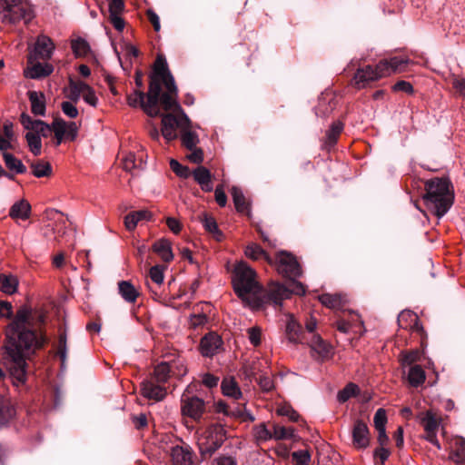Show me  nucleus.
<instances>
[{"mask_svg":"<svg viewBox=\"0 0 465 465\" xmlns=\"http://www.w3.org/2000/svg\"><path fill=\"white\" fill-rule=\"evenodd\" d=\"M46 342L44 331L35 328L32 322L31 308L21 306L6 327L2 346L3 361L14 385L19 386L25 382L27 361L43 349Z\"/></svg>","mask_w":465,"mask_h":465,"instance_id":"f257e3e1","label":"nucleus"},{"mask_svg":"<svg viewBox=\"0 0 465 465\" xmlns=\"http://www.w3.org/2000/svg\"><path fill=\"white\" fill-rule=\"evenodd\" d=\"M232 286L236 295L252 310L266 305L281 306L288 291L279 282H272L266 290L256 280V272L246 262L236 264L232 272Z\"/></svg>","mask_w":465,"mask_h":465,"instance_id":"f03ea898","label":"nucleus"},{"mask_svg":"<svg viewBox=\"0 0 465 465\" xmlns=\"http://www.w3.org/2000/svg\"><path fill=\"white\" fill-rule=\"evenodd\" d=\"M422 201L439 219L442 218L454 203L455 193L449 177H433L424 182Z\"/></svg>","mask_w":465,"mask_h":465,"instance_id":"7ed1b4c3","label":"nucleus"},{"mask_svg":"<svg viewBox=\"0 0 465 465\" xmlns=\"http://www.w3.org/2000/svg\"><path fill=\"white\" fill-rule=\"evenodd\" d=\"M410 62L408 58L394 56L381 60L374 67L366 65L359 68L353 77L354 84L358 89L363 88L369 82L404 71Z\"/></svg>","mask_w":465,"mask_h":465,"instance_id":"20e7f679","label":"nucleus"},{"mask_svg":"<svg viewBox=\"0 0 465 465\" xmlns=\"http://www.w3.org/2000/svg\"><path fill=\"white\" fill-rule=\"evenodd\" d=\"M153 81L158 84L159 94L162 95V108L168 109L173 104H176L178 88L174 77L169 70L166 59L162 54L157 55L153 64L149 83Z\"/></svg>","mask_w":465,"mask_h":465,"instance_id":"39448f33","label":"nucleus"},{"mask_svg":"<svg viewBox=\"0 0 465 465\" xmlns=\"http://www.w3.org/2000/svg\"><path fill=\"white\" fill-rule=\"evenodd\" d=\"M127 104L131 107H141L150 117L160 115L159 104L162 106V95L159 94L158 84L153 81L149 83L148 92L134 90L127 95Z\"/></svg>","mask_w":465,"mask_h":465,"instance_id":"423d86ee","label":"nucleus"},{"mask_svg":"<svg viewBox=\"0 0 465 465\" xmlns=\"http://www.w3.org/2000/svg\"><path fill=\"white\" fill-rule=\"evenodd\" d=\"M226 430L219 423L208 426L198 440L199 454L206 460L223 446L226 440Z\"/></svg>","mask_w":465,"mask_h":465,"instance_id":"0eeeda50","label":"nucleus"},{"mask_svg":"<svg viewBox=\"0 0 465 465\" xmlns=\"http://www.w3.org/2000/svg\"><path fill=\"white\" fill-rule=\"evenodd\" d=\"M34 17L31 5L26 0H0V21L16 24L23 20L28 24Z\"/></svg>","mask_w":465,"mask_h":465,"instance_id":"6e6552de","label":"nucleus"},{"mask_svg":"<svg viewBox=\"0 0 465 465\" xmlns=\"http://www.w3.org/2000/svg\"><path fill=\"white\" fill-rule=\"evenodd\" d=\"M163 110L177 113V115H174L172 113L162 114L160 112L159 116L162 117L161 134L166 142L169 143L178 137L176 130L180 129L181 131L185 124H191V120L179 104L178 98H176V104H173L170 108Z\"/></svg>","mask_w":465,"mask_h":465,"instance_id":"1a4fd4ad","label":"nucleus"},{"mask_svg":"<svg viewBox=\"0 0 465 465\" xmlns=\"http://www.w3.org/2000/svg\"><path fill=\"white\" fill-rule=\"evenodd\" d=\"M276 269L280 274L290 280L296 279L302 273V267L297 259L292 254L286 252L278 253Z\"/></svg>","mask_w":465,"mask_h":465,"instance_id":"9d476101","label":"nucleus"},{"mask_svg":"<svg viewBox=\"0 0 465 465\" xmlns=\"http://www.w3.org/2000/svg\"><path fill=\"white\" fill-rule=\"evenodd\" d=\"M53 132L55 137V145H60L63 141L74 142L78 135L79 125L75 122H66L62 118H55L52 122Z\"/></svg>","mask_w":465,"mask_h":465,"instance_id":"9b49d317","label":"nucleus"},{"mask_svg":"<svg viewBox=\"0 0 465 465\" xmlns=\"http://www.w3.org/2000/svg\"><path fill=\"white\" fill-rule=\"evenodd\" d=\"M54 50V45L52 39L45 35H41L36 39L34 50L28 55V63L33 64V62L39 59L48 60L51 58Z\"/></svg>","mask_w":465,"mask_h":465,"instance_id":"f8f14e48","label":"nucleus"},{"mask_svg":"<svg viewBox=\"0 0 465 465\" xmlns=\"http://www.w3.org/2000/svg\"><path fill=\"white\" fill-rule=\"evenodd\" d=\"M141 393L142 395L149 400L160 401L166 396V389L157 383L153 379L144 380L141 383Z\"/></svg>","mask_w":465,"mask_h":465,"instance_id":"ddd939ff","label":"nucleus"},{"mask_svg":"<svg viewBox=\"0 0 465 465\" xmlns=\"http://www.w3.org/2000/svg\"><path fill=\"white\" fill-rule=\"evenodd\" d=\"M205 405L203 400L198 397H189L183 401L182 413L193 420H199L203 414Z\"/></svg>","mask_w":465,"mask_h":465,"instance_id":"4468645a","label":"nucleus"},{"mask_svg":"<svg viewBox=\"0 0 465 465\" xmlns=\"http://www.w3.org/2000/svg\"><path fill=\"white\" fill-rule=\"evenodd\" d=\"M223 344L221 337L214 333L209 332L204 335L200 342L201 353L204 357H212L218 352Z\"/></svg>","mask_w":465,"mask_h":465,"instance_id":"2eb2a0df","label":"nucleus"},{"mask_svg":"<svg viewBox=\"0 0 465 465\" xmlns=\"http://www.w3.org/2000/svg\"><path fill=\"white\" fill-rule=\"evenodd\" d=\"M351 434L352 442L356 448L365 449L368 447L370 442L369 429L363 420H355Z\"/></svg>","mask_w":465,"mask_h":465,"instance_id":"dca6fc26","label":"nucleus"},{"mask_svg":"<svg viewBox=\"0 0 465 465\" xmlns=\"http://www.w3.org/2000/svg\"><path fill=\"white\" fill-rule=\"evenodd\" d=\"M285 337L289 342L293 344L303 343L305 341L302 327L292 314L288 316L285 326Z\"/></svg>","mask_w":465,"mask_h":465,"instance_id":"f3484780","label":"nucleus"},{"mask_svg":"<svg viewBox=\"0 0 465 465\" xmlns=\"http://www.w3.org/2000/svg\"><path fill=\"white\" fill-rule=\"evenodd\" d=\"M193 450L190 446L176 445L171 449L173 465H193Z\"/></svg>","mask_w":465,"mask_h":465,"instance_id":"a211bd4d","label":"nucleus"},{"mask_svg":"<svg viewBox=\"0 0 465 465\" xmlns=\"http://www.w3.org/2000/svg\"><path fill=\"white\" fill-rule=\"evenodd\" d=\"M399 324L401 328H410L413 332L422 334L424 330L423 326L419 321L418 316L411 312H402L398 318Z\"/></svg>","mask_w":465,"mask_h":465,"instance_id":"6ab92c4d","label":"nucleus"},{"mask_svg":"<svg viewBox=\"0 0 465 465\" xmlns=\"http://www.w3.org/2000/svg\"><path fill=\"white\" fill-rule=\"evenodd\" d=\"M31 64L32 66L28 67L25 71V76L30 79H39L46 77L50 75L54 71V67L50 64H42L35 61Z\"/></svg>","mask_w":465,"mask_h":465,"instance_id":"aec40b11","label":"nucleus"},{"mask_svg":"<svg viewBox=\"0 0 465 465\" xmlns=\"http://www.w3.org/2000/svg\"><path fill=\"white\" fill-rule=\"evenodd\" d=\"M343 128L344 124L341 121H336L331 124L329 130L326 132L322 145L324 149L329 151L335 146Z\"/></svg>","mask_w":465,"mask_h":465,"instance_id":"412c9836","label":"nucleus"},{"mask_svg":"<svg viewBox=\"0 0 465 465\" xmlns=\"http://www.w3.org/2000/svg\"><path fill=\"white\" fill-rule=\"evenodd\" d=\"M152 213L148 210H139L129 213L124 217V225L128 231H134L138 223L141 221H150L152 219Z\"/></svg>","mask_w":465,"mask_h":465,"instance_id":"4be33fe9","label":"nucleus"},{"mask_svg":"<svg viewBox=\"0 0 465 465\" xmlns=\"http://www.w3.org/2000/svg\"><path fill=\"white\" fill-rule=\"evenodd\" d=\"M30 214L31 205L25 199L15 202L9 210V216L14 220L25 221L30 217Z\"/></svg>","mask_w":465,"mask_h":465,"instance_id":"5701e85b","label":"nucleus"},{"mask_svg":"<svg viewBox=\"0 0 465 465\" xmlns=\"http://www.w3.org/2000/svg\"><path fill=\"white\" fill-rule=\"evenodd\" d=\"M195 182L201 186L204 192L213 191L211 172L204 166H198L193 172Z\"/></svg>","mask_w":465,"mask_h":465,"instance_id":"b1692460","label":"nucleus"},{"mask_svg":"<svg viewBox=\"0 0 465 465\" xmlns=\"http://www.w3.org/2000/svg\"><path fill=\"white\" fill-rule=\"evenodd\" d=\"M118 293L129 303H134L139 296V292L130 281H120L118 282Z\"/></svg>","mask_w":465,"mask_h":465,"instance_id":"393cba45","label":"nucleus"},{"mask_svg":"<svg viewBox=\"0 0 465 465\" xmlns=\"http://www.w3.org/2000/svg\"><path fill=\"white\" fill-rule=\"evenodd\" d=\"M153 251L165 262H169L173 259L171 242L165 238L156 241L153 244Z\"/></svg>","mask_w":465,"mask_h":465,"instance_id":"a878e982","label":"nucleus"},{"mask_svg":"<svg viewBox=\"0 0 465 465\" xmlns=\"http://www.w3.org/2000/svg\"><path fill=\"white\" fill-rule=\"evenodd\" d=\"M28 97L31 103V111L35 115L45 114V97L43 93L30 91Z\"/></svg>","mask_w":465,"mask_h":465,"instance_id":"bb28decb","label":"nucleus"},{"mask_svg":"<svg viewBox=\"0 0 465 465\" xmlns=\"http://www.w3.org/2000/svg\"><path fill=\"white\" fill-rule=\"evenodd\" d=\"M180 134L182 144L188 150H193L199 143L197 134L192 131V124H185Z\"/></svg>","mask_w":465,"mask_h":465,"instance_id":"cd10ccee","label":"nucleus"},{"mask_svg":"<svg viewBox=\"0 0 465 465\" xmlns=\"http://www.w3.org/2000/svg\"><path fill=\"white\" fill-rule=\"evenodd\" d=\"M19 281L14 274L0 273V291L6 294H14L17 292Z\"/></svg>","mask_w":465,"mask_h":465,"instance_id":"c85d7f7f","label":"nucleus"},{"mask_svg":"<svg viewBox=\"0 0 465 465\" xmlns=\"http://www.w3.org/2000/svg\"><path fill=\"white\" fill-rule=\"evenodd\" d=\"M201 223H203L204 229L213 234V236L217 241H222L223 234L220 231L218 224L215 221V219L213 216L208 215L207 213H203L202 216L199 217Z\"/></svg>","mask_w":465,"mask_h":465,"instance_id":"c756f323","label":"nucleus"},{"mask_svg":"<svg viewBox=\"0 0 465 465\" xmlns=\"http://www.w3.org/2000/svg\"><path fill=\"white\" fill-rule=\"evenodd\" d=\"M231 194L236 211L241 213H248L249 203H247L242 191L237 186H232L231 189Z\"/></svg>","mask_w":465,"mask_h":465,"instance_id":"7c9ffc66","label":"nucleus"},{"mask_svg":"<svg viewBox=\"0 0 465 465\" xmlns=\"http://www.w3.org/2000/svg\"><path fill=\"white\" fill-rule=\"evenodd\" d=\"M407 379L411 386L417 388L424 383L426 374L421 366L413 365L409 369Z\"/></svg>","mask_w":465,"mask_h":465,"instance_id":"2f4dec72","label":"nucleus"},{"mask_svg":"<svg viewBox=\"0 0 465 465\" xmlns=\"http://www.w3.org/2000/svg\"><path fill=\"white\" fill-rule=\"evenodd\" d=\"M3 158L5 163L6 168L15 172V173H25L26 172L25 165L22 163V161L16 158L14 154L4 152Z\"/></svg>","mask_w":465,"mask_h":465,"instance_id":"473e14b6","label":"nucleus"},{"mask_svg":"<svg viewBox=\"0 0 465 465\" xmlns=\"http://www.w3.org/2000/svg\"><path fill=\"white\" fill-rule=\"evenodd\" d=\"M172 375V367L168 361H162L154 368L153 378L157 383H165Z\"/></svg>","mask_w":465,"mask_h":465,"instance_id":"72a5a7b5","label":"nucleus"},{"mask_svg":"<svg viewBox=\"0 0 465 465\" xmlns=\"http://www.w3.org/2000/svg\"><path fill=\"white\" fill-rule=\"evenodd\" d=\"M15 415L13 405L6 400L0 401V427L6 426Z\"/></svg>","mask_w":465,"mask_h":465,"instance_id":"f704fd0d","label":"nucleus"},{"mask_svg":"<svg viewBox=\"0 0 465 465\" xmlns=\"http://www.w3.org/2000/svg\"><path fill=\"white\" fill-rule=\"evenodd\" d=\"M450 460L456 464L465 463V440L462 438L458 439L453 446L450 454Z\"/></svg>","mask_w":465,"mask_h":465,"instance_id":"c9c22d12","label":"nucleus"},{"mask_svg":"<svg viewBox=\"0 0 465 465\" xmlns=\"http://www.w3.org/2000/svg\"><path fill=\"white\" fill-rule=\"evenodd\" d=\"M310 346L322 359L327 358L331 353V346L319 335H313Z\"/></svg>","mask_w":465,"mask_h":465,"instance_id":"e433bc0d","label":"nucleus"},{"mask_svg":"<svg viewBox=\"0 0 465 465\" xmlns=\"http://www.w3.org/2000/svg\"><path fill=\"white\" fill-rule=\"evenodd\" d=\"M245 255L252 260H265L272 263V260L267 252L257 243H251L245 249Z\"/></svg>","mask_w":465,"mask_h":465,"instance_id":"4c0bfd02","label":"nucleus"},{"mask_svg":"<svg viewBox=\"0 0 465 465\" xmlns=\"http://www.w3.org/2000/svg\"><path fill=\"white\" fill-rule=\"evenodd\" d=\"M32 173L37 178L49 177L52 174V166L47 162L37 161L30 164Z\"/></svg>","mask_w":465,"mask_h":465,"instance_id":"58836bf2","label":"nucleus"},{"mask_svg":"<svg viewBox=\"0 0 465 465\" xmlns=\"http://www.w3.org/2000/svg\"><path fill=\"white\" fill-rule=\"evenodd\" d=\"M90 89V86L84 82L70 81V91L67 97L74 103H77L80 99L81 94Z\"/></svg>","mask_w":465,"mask_h":465,"instance_id":"ea45409f","label":"nucleus"},{"mask_svg":"<svg viewBox=\"0 0 465 465\" xmlns=\"http://www.w3.org/2000/svg\"><path fill=\"white\" fill-rule=\"evenodd\" d=\"M321 303L331 309H338L343 305V298L341 294L323 293L319 296Z\"/></svg>","mask_w":465,"mask_h":465,"instance_id":"a19ab883","label":"nucleus"},{"mask_svg":"<svg viewBox=\"0 0 465 465\" xmlns=\"http://www.w3.org/2000/svg\"><path fill=\"white\" fill-rule=\"evenodd\" d=\"M420 424L425 432L437 431L439 428V421L431 411H427L421 414Z\"/></svg>","mask_w":465,"mask_h":465,"instance_id":"79ce46f5","label":"nucleus"},{"mask_svg":"<svg viewBox=\"0 0 465 465\" xmlns=\"http://www.w3.org/2000/svg\"><path fill=\"white\" fill-rule=\"evenodd\" d=\"M25 140L27 142L30 152L35 155L38 156L42 152V141L38 134L33 132H27L25 134Z\"/></svg>","mask_w":465,"mask_h":465,"instance_id":"37998d69","label":"nucleus"},{"mask_svg":"<svg viewBox=\"0 0 465 465\" xmlns=\"http://www.w3.org/2000/svg\"><path fill=\"white\" fill-rule=\"evenodd\" d=\"M71 48L76 57L85 56L91 50L88 42L82 37L72 40Z\"/></svg>","mask_w":465,"mask_h":465,"instance_id":"c03bdc74","label":"nucleus"},{"mask_svg":"<svg viewBox=\"0 0 465 465\" xmlns=\"http://www.w3.org/2000/svg\"><path fill=\"white\" fill-rule=\"evenodd\" d=\"M294 436V430L292 427H284L277 424L272 425V440H290Z\"/></svg>","mask_w":465,"mask_h":465,"instance_id":"a18cd8bd","label":"nucleus"},{"mask_svg":"<svg viewBox=\"0 0 465 465\" xmlns=\"http://www.w3.org/2000/svg\"><path fill=\"white\" fill-rule=\"evenodd\" d=\"M222 391L225 396H229L233 399H239L242 396L240 388L232 379L223 381Z\"/></svg>","mask_w":465,"mask_h":465,"instance_id":"49530a36","label":"nucleus"},{"mask_svg":"<svg viewBox=\"0 0 465 465\" xmlns=\"http://www.w3.org/2000/svg\"><path fill=\"white\" fill-rule=\"evenodd\" d=\"M359 392L358 385L350 382L338 392L337 398L340 402H345Z\"/></svg>","mask_w":465,"mask_h":465,"instance_id":"de8ad7c7","label":"nucleus"},{"mask_svg":"<svg viewBox=\"0 0 465 465\" xmlns=\"http://www.w3.org/2000/svg\"><path fill=\"white\" fill-rule=\"evenodd\" d=\"M66 333L63 332L59 335L57 354L61 360V366L64 368L67 360V344Z\"/></svg>","mask_w":465,"mask_h":465,"instance_id":"09e8293b","label":"nucleus"},{"mask_svg":"<svg viewBox=\"0 0 465 465\" xmlns=\"http://www.w3.org/2000/svg\"><path fill=\"white\" fill-rule=\"evenodd\" d=\"M254 436L258 441H267L272 440V430L264 423H261L254 428Z\"/></svg>","mask_w":465,"mask_h":465,"instance_id":"8fccbe9b","label":"nucleus"},{"mask_svg":"<svg viewBox=\"0 0 465 465\" xmlns=\"http://www.w3.org/2000/svg\"><path fill=\"white\" fill-rule=\"evenodd\" d=\"M295 465H311V454L308 450H297L292 453Z\"/></svg>","mask_w":465,"mask_h":465,"instance_id":"3c124183","label":"nucleus"},{"mask_svg":"<svg viewBox=\"0 0 465 465\" xmlns=\"http://www.w3.org/2000/svg\"><path fill=\"white\" fill-rule=\"evenodd\" d=\"M277 414L288 417L292 421H298L300 419L299 413L290 405L280 406L277 409Z\"/></svg>","mask_w":465,"mask_h":465,"instance_id":"603ef678","label":"nucleus"},{"mask_svg":"<svg viewBox=\"0 0 465 465\" xmlns=\"http://www.w3.org/2000/svg\"><path fill=\"white\" fill-rule=\"evenodd\" d=\"M170 167L176 175L182 178H187L190 175L189 168L181 164L177 160L172 159L170 161Z\"/></svg>","mask_w":465,"mask_h":465,"instance_id":"864d4df0","label":"nucleus"},{"mask_svg":"<svg viewBox=\"0 0 465 465\" xmlns=\"http://www.w3.org/2000/svg\"><path fill=\"white\" fill-rule=\"evenodd\" d=\"M291 287H285L283 284H282L287 291H288V296L285 297L283 300L288 299L292 293L297 294V295H304L306 292L305 286L301 282L295 281V279L291 280Z\"/></svg>","mask_w":465,"mask_h":465,"instance_id":"5fc2aeb1","label":"nucleus"},{"mask_svg":"<svg viewBox=\"0 0 465 465\" xmlns=\"http://www.w3.org/2000/svg\"><path fill=\"white\" fill-rule=\"evenodd\" d=\"M373 422L376 430L385 429L387 423V414L384 409L380 408L376 411Z\"/></svg>","mask_w":465,"mask_h":465,"instance_id":"6e6d98bb","label":"nucleus"},{"mask_svg":"<svg viewBox=\"0 0 465 465\" xmlns=\"http://www.w3.org/2000/svg\"><path fill=\"white\" fill-rule=\"evenodd\" d=\"M72 101H64L61 104L62 112L69 118H76L78 116V109Z\"/></svg>","mask_w":465,"mask_h":465,"instance_id":"4d7b16f0","label":"nucleus"},{"mask_svg":"<svg viewBox=\"0 0 465 465\" xmlns=\"http://www.w3.org/2000/svg\"><path fill=\"white\" fill-rule=\"evenodd\" d=\"M168 362L172 367V375L183 376L186 373V368L183 360L177 359Z\"/></svg>","mask_w":465,"mask_h":465,"instance_id":"13d9d810","label":"nucleus"},{"mask_svg":"<svg viewBox=\"0 0 465 465\" xmlns=\"http://www.w3.org/2000/svg\"><path fill=\"white\" fill-rule=\"evenodd\" d=\"M211 465H238L237 460L235 457L231 455L222 454L215 457Z\"/></svg>","mask_w":465,"mask_h":465,"instance_id":"bf43d9fd","label":"nucleus"},{"mask_svg":"<svg viewBox=\"0 0 465 465\" xmlns=\"http://www.w3.org/2000/svg\"><path fill=\"white\" fill-rule=\"evenodd\" d=\"M333 110V106L326 101L325 98L320 100L318 106L315 109L317 116L325 117Z\"/></svg>","mask_w":465,"mask_h":465,"instance_id":"052dcab7","label":"nucleus"},{"mask_svg":"<svg viewBox=\"0 0 465 465\" xmlns=\"http://www.w3.org/2000/svg\"><path fill=\"white\" fill-rule=\"evenodd\" d=\"M35 124H36V128H35L34 132L38 134L40 138H41V136L48 137L50 135L51 132H53L52 124H48L42 120L37 121Z\"/></svg>","mask_w":465,"mask_h":465,"instance_id":"680f3d73","label":"nucleus"},{"mask_svg":"<svg viewBox=\"0 0 465 465\" xmlns=\"http://www.w3.org/2000/svg\"><path fill=\"white\" fill-rule=\"evenodd\" d=\"M248 338L253 346L257 347L261 344L262 331L259 327H252L247 330Z\"/></svg>","mask_w":465,"mask_h":465,"instance_id":"e2e57ef3","label":"nucleus"},{"mask_svg":"<svg viewBox=\"0 0 465 465\" xmlns=\"http://www.w3.org/2000/svg\"><path fill=\"white\" fill-rule=\"evenodd\" d=\"M260 388L265 391H271L274 388L273 381L267 375L262 374L256 379Z\"/></svg>","mask_w":465,"mask_h":465,"instance_id":"0e129e2a","label":"nucleus"},{"mask_svg":"<svg viewBox=\"0 0 465 465\" xmlns=\"http://www.w3.org/2000/svg\"><path fill=\"white\" fill-rule=\"evenodd\" d=\"M123 168L126 172H131L132 170L135 169L138 165L136 163V157L135 154L133 153H129L124 159H123Z\"/></svg>","mask_w":465,"mask_h":465,"instance_id":"69168bd1","label":"nucleus"},{"mask_svg":"<svg viewBox=\"0 0 465 465\" xmlns=\"http://www.w3.org/2000/svg\"><path fill=\"white\" fill-rule=\"evenodd\" d=\"M150 278L156 284H161L163 282V268L159 265L153 266L150 269Z\"/></svg>","mask_w":465,"mask_h":465,"instance_id":"338daca9","label":"nucleus"},{"mask_svg":"<svg viewBox=\"0 0 465 465\" xmlns=\"http://www.w3.org/2000/svg\"><path fill=\"white\" fill-rule=\"evenodd\" d=\"M392 90L394 92H403V93H406V94H412L413 93V86L411 85V84L410 82H407V81H404V80H401V81H398L393 86H392Z\"/></svg>","mask_w":465,"mask_h":465,"instance_id":"774afa93","label":"nucleus"}]
</instances>
